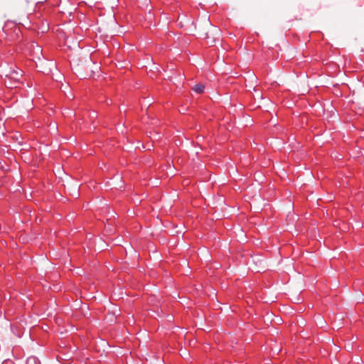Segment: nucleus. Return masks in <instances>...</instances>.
Here are the masks:
<instances>
[{
	"mask_svg": "<svg viewBox=\"0 0 364 364\" xmlns=\"http://www.w3.org/2000/svg\"><path fill=\"white\" fill-rule=\"evenodd\" d=\"M26 364H41L40 360L35 356H31L27 358Z\"/></svg>",
	"mask_w": 364,
	"mask_h": 364,
	"instance_id": "obj_1",
	"label": "nucleus"
},
{
	"mask_svg": "<svg viewBox=\"0 0 364 364\" xmlns=\"http://www.w3.org/2000/svg\"><path fill=\"white\" fill-rule=\"evenodd\" d=\"M193 90H194V92H196V93L198 94H201L204 92V90H205V87L202 84H196Z\"/></svg>",
	"mask_w": 364,
	"mask_h": 364,
	"instance_id": "obj_2",
	"label": "nucleus"
},
{
	"mask_svg": "<svg viewBox=\"0 0 364 364\" xmlns=\"http://www.w3.org/2000/svg\"><path fill=\"white\" fill-rule=\"evenodd\" d=\"M9 75L15 79L18 80L19 77L22 76V71L21 70H13L9 73Z\"/></svg>",
	"mask_w": 364,
	"mask_h": 364,
	"instance_id": "obj_3",
	"label": "nucleus"
}]
</instances>
